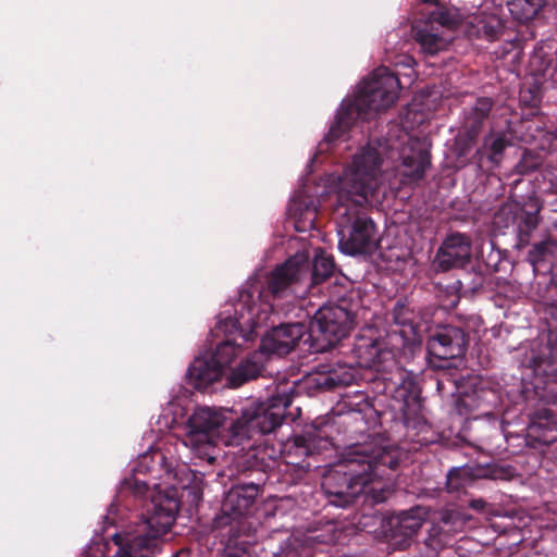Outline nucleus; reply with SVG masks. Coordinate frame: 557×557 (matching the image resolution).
Wrapping results in <instances>:
<instances>
[{"mask_svg": "<svg viewBox=\"0 0 557 557\" xmlns=\"http://www.w3.org/2000/svg\"><path fill=\"white\" fill-rule=\"evenodd\" d=\"M401 164L405 168L404 175L412 182H418L424 177L425 170L431 164L430 153L421 147H410L401 153Z\"/></svg>", "mask_w": 557, "mask_h": 557, "instance_id": "obj_24", "label": "nucleus"}, {"mask_svg": "<svg viewBox=\"0 0 557 557\" xmlns=\"http://www.w3.org/2000/svg\"><path fill=\"white\" fill-rule=\"evenodd\" d=\"M471 239L461 233L448 235L438 248L433 265L437 271L446 272L462 268L471 259Z\"/></svg>", "mask_w": 557, "mask_h": 557, "instance_id": "obj_14", "label": "nucleus"}, {"mask_svg": "<svg viewBox=\"0 0 557 557\" xmlns=\"http://www.w3.org/2000/svg\"><path fill=\"white\" fill-rule=\"evenodd\" d=\"M469 336L463 329L454 325L438 326L428 339L431 367L443 371L455 384L458 382V362L466 355Z\"/></svg>", "mask_w": 557, "mask_h": 557, "instance_id": "obj_8", "label": "nucleus"}, {"mask_svg": "<svg viewBox=\"0 0 557 557\" xmlns=\"http://www.w3.org/2000/svg\"><path fill=\"white\" fill-rule=\"evenodd\" d=\"M400 453L391 446L354 445L323 476L322 490L331 505L346 508L364 491L373 476L383 478L399 465Z\"/></svg>", "mask_w": 557, "mask_h": 557, "instance_id": "obj_2", "label": "nucleus"}, {"mask_svg": "<svg viewBox=\"0 0 557 557\" xmlns=\"http://www.w3.org/2000/svg\"><path fill=\"white\" fill-rule=\"evenodd\" d=\"M302 543H305L302 540L289 537L286 547L282 549L278 557H308L310 549L304 546Z\"/></svg>", "mask_w": 557, "mask_h": 557, "instance_id": "obj_34", "label": "nucleus"}, {"mask_svg": "<svg viewBox=\"0 0 557 557\" xmlns=\"http://www.w3.org/2000/svg\"><path fill=\"white\" fill-rule=\"evenodd\" d=\"M484 476H486L485 470L479 467L467 465L453 468L447 473L446 488L449 493L459 492L465 488L467 484Z\"/></svg>", "mask_w": 557, "mask_h": 557, "instance_id": "obj_28", "label": "nucleus"}, {"mask_svg": "<svg viewBox=\"0 0 557 557\" xmlns=\"http://www.w3.org/2000/svg\"><path fill=\"white\" fill-rule=\"evenodd\" d=\"M398 352H400L398 345L387 335L381 337L373 329L364 330L362 334L355 337L349 350L342 351L347 358L345 361L319 363L307 376V386L318 392H330L351 385L357 379L356 368L383 370L385 363H396Z\"/></svg>", "mask_w": 557, "mask_h": 557, "instance_id": "obj_3", "label": "nucleus"}, {"mask_svg": "<svg viewBox=\"0 0 557 557\" xmlns=\"http://www.w3.org/2000/svg\"><path fill=\"white\" fill-rule=\"evenodd\" d=\"M557 255V240L545 239L533 245L529 251L528 260L534 267L535 271L547 270L552 275V283L557 286V263H553Z\"/></svg>", "mask_w": 557, "mask_h": 557, "instance_id": "obj_22", "label": "nucleus"}, {"mask_svg": "<svg viewBox=\"0 0 557 557\" xmlns=\"http://www.w3.org/2000/svg\"><path fill=\"white\" fill-rule=\"evenodd\" d=\"M428 23L438 24L440 26L454 27L456 25L454 16L446 10H437L432 12Z\"/></svg>", "mask_w": 557, "mask_h": 557, "instance_id": "obj_35", "label": "nucleus"}, {"mask_svg": "<svg viewBox=\"0 0 557 557\" xmlns=\"http://www.w3.org/2000/svg\"><path fill=\"white\" fill-rule=\"evenodd\" d=\"M227 418L221 410L210 407H198L188 417L184 430L191 445L213 444L214 438L228 426Z\"/></svg>", "mask_w": 557, "mask_h": 557, "instance_id": "obj_10", "label": "nucleus"}, {"mask_svg": "<svg viewBox=\"0 0 557 557\" xmlns=\"http://www.w3.org/2000/svg\"><path fill=\"white\" fill-rule=\"evenodd\" d=\"M263 371V364L252 358L242 360L227 376V385L232 388L240 387L249 381L258 379Z\"/></svg>", "mask_w": 557, "mask_h": 557, "instance_id": "obj_26", "label": "nucleus"}, {"mask_svg": "<svg viewBox=\"0 0 557 557\" xmlns=\"http://www.w3.org/2000/svg\"><path fill=\"white\" fill-rule=\"evenodd\" d=\"M508 10L511 16L519 23L532 21L545 5L537 0H511L508 2Z\"/></svg>", "mask_w": 557, "mask_h": 557, "instance_id": "obj_29", "label": "nucleus"}, {"mask_svg": "<svg viewBox=\"0 0 557 557\" xmlns=\"http://www.w3.org/2000/svg\"><path fill=\"white\" fill-rule=\"evenodd\" d=\"M292 404L293 392H288L244 407L240 416L230 421L225 444L243 446V449L247 445L246 461H253V466L260 469L270 468L273 460L267 455V448L256 446V443L282 425Z\"/></svg>", "mask_w": 557, "mask_h": 557, "instance_id": "obj_4", "label": "nucleus"}, {"mask_svg": "<svg viewBox=\"0 0 557 557\" xmlns=\"http://www.w3.org/2000/svg\"><path fill=\"white\" fill-rule=\"evenodd\" d=\"M483 277L481 275H479L473 284V289L478 288V287H482L483 285Z\"/></svg>", "mask_w": 557, "mask_h": 557, "instance_id": "obj_40", "label": "nucleus"}, {"mask_svg": "<svg viewBox=\"0 0 557 557\" xmlns=\"http://www.w3.org/2000/svg\"><path fill=\"white\" fill-rule=\"evenodd\" d=\"M478 135L472 134L468 131L460 128L459 133L455 137L454 151L458 158H466L474 147Z\"/></svg>", "mask_w": 557, "mask_h": 557, "instance_id": "obj_33", "label": "nucleus"}, {"mask_svg": "<svg viewBox=\"0 0 557 557\" xmlns=\"http://www.w3.org/2000/svg\"><path fill=\"white\" fill-rule=\"evenodd\" d=\"M400 81L386 66L375 69L364 79L355 98L344 100L331 124L325 140L329 143L342 139L357 120L368 121L380 111L391 108L398 99Z\"/></svg>", "mask_w": 557, "mask_h": 557, "instance_id": "obj_5", "label": "nucleus"}, {"mask_svg": "<svg viewBox=\"0 0 557 557\" xmlns=\"http://www.w3.org/2000/svg\"><path fill=\"white\" fill-rule=\"evenodd\" d=\"M529 367L534 375V393L545 404L557 401V334L549 333L547 342L532 350Z\"/></svg>", "mask_w": 557, "mask_h": 557, "instance_id": "obj_9", "label": "nucleus"}, {"mask_svg": "<svg viewBox=\"0 0 557 557\" xmlns=\"http://www.w3.org/2000/svg\"><path fill=\"white\" fill-rule=\"evenodd\" d=\"M308 274L309 257L297 253L271 271L267 277V292L275 298L282 297L290 286L305 280Z\"/></svg>", "mask_w": 557, "mask_h": 557, "instance_id": "obj_12", "label": "nucleus"}, {"mask_svg": "<svg viewBox=\"0 0 557 557\" xmlns=\"http://www.w3.org/2000/svg\"><path fill=\"white\" fill-rule=\"evenodd\" d=\"M307 330V325L300 322L282 323L273 326L261 338L259 349L263 354L285 356L297 346Z\"/></svg>", "mask_w": 557, "mask_h": 557, "instance_id": "obj_13", "label": "nucleus"}, {"mask_svg": "<svg viewBox=\"0 0 557 557\" xmlns=\"http://www.w3.org/2000/svg\"><path fill=\"white\" fill-rule=\"evenodd\" d=\"M412 36L423 52L430 55L445 50L448 45V41L438 34L437 28L432 23H414L412 25Z\"/></svg>", "mask_w": 557, "mask_h": 557, "instance_id": "obj_23", "label": "nucleus"}, {"mask_svg": "<svg viewBox=\"0 0 557 557\" xmlns=\"http://www.w3.org/2000/svg\"><path fill=\"white\" fill-rule=\"evenodd\" d=\"M429 510L422 506H414L391 516L387 520L386 532L395 543H407L423 525Z\"/></svg>", "mask_w": 557, "mask_h": 557, "instance_id": "obj_19", "label": "nucleus"}, {"mask_svg": "<svg viewBox=\"0 0 557 557\" xmlns=\"http://www.w3.org/2000/svg\"><path fill=\"white\" fill-rule=\"evenodd\" d=\"M331 442L321 434V430L310 428L296 434L287 443V455L295 457L294 462L299 463L308 457H313L329 449Z\"/></svg>", "mask_w": 557, "mask_h": 557, "instance_id": "obj_20", "label": "nucleus"}, {"mask_svg": "<svg viewBox=\"0 0 557 557\" xmlns=\"http://www.w3.org/2000/svg\"><path fill=\"white\" fill-rule=\"evenodd\" d=\"M240 351V346L236 345L231 339L221 342L214 352L208 355V357L214 361L223 371L234 361Z\"/></svg>", "mask_w": 557, "mask_h": 557, "instance_id": "obj_32", "label": "nucleus"}, {"mask_svg": "<svg viewBox=\"0 0 557 557\" xmlns=\"http://www.w3.org/2000/svg\"><path fill=\"white\" fill-rule=\"evenodd\" d=\"M386 388L393 391V398L399 403L398 410L404 416L416 413L420 408L421 388L411 372L397 367L393 376L388 379Z\"/></svg>", "mask_w": 557, "mask_h": 557, "instance_id": "obj_15", "label": "nucleus"}, {"mask_svg": "<svg viewBox=\"0 0 557 557\" xmlns=\"http://www.w3.org/2000/svg\"><path fill=\"white\" fill-rule=\"evenodd\" d=\"M528 417L525 442L529 447L541 449L557 441V420L550 409L539 408Z\"/></svg>", "mask_w": 557, "mask_h": 557, "instance_id": "obj_17", "label": "nucleus"}, {"mask_svg": "<svg viewBox=\"0 0 557 557\" xmlns=\"http://www.w3.org/2000/svg\"><path fill=\"white\" fill-rule=\"evenodd\" d=\"M389 314L393 323L399 326V330H393L387 333V336L398 345L399 351L419 341V318L407 302L398 300Z\"/></svg>", "mask_w": 557, "mask_h": 557, "instance_id": "obj_16", "label": "nucleus"}, {"mask_svg": "<svg viewBox=\"0 0 557 557\" xmlns=\"http://www.w3.org/2000/svg\"><path fill=\"white\" fill-rule=\"evenodd\" d=\"M224 371L208 356L197 357L190 363L186 380L194 388L206 392L213 383L220 381Z\"/></svg>", "mask_w": 557, "mask_h": 557, "instance_id": "obj_21", "label": "nucleus"}, {"mask_svg": "<svg viewBox=\"0 0 557 557\" xmlns=\"http://www.w3.org/2000/svg\"><path fill=\"white\" fill-rule=\"evenodd\" d=\"M487 506V503L483 498L471 499L469 507L478 512H483Z\"/></svg>", "mask_w": 557, "mask_h": 557, "instance_id": "obj_38", "label": "nucleus"}, {"mask_svg": "<svg viewBox=\"0 0 557 557\" xmlns=\"http://www.w3.org/2000/svg\"><path fill=\"white\" fill-rule=\"evenodd\" d=\"M398 465L395 466L394 469L387 471V473L383 478L373 476V481L368 483L364 491L361 494H364L367 498H371L372 503L380 504L385 502L389 495L392 494V490L388 483L381 482L382 480L389 481L391 473L397 469Z\"/></svg>", "mask_w": 557, "mask_h": 557, "instance_id": "obj_31", "label": "nucleus"}, {"mask_svg": "<svg viewBox=\"0 0 557 557\" xmlns=\"http://www.w3.org/2000/svg\"><path fill=\"white\" fill-rule=\"evenodd\" d=\"M335 271L333 257L320 250L315 255L312 264L309 263V272L313 285H318L331 277Z\"/></svg>", "mask_w": 557, "mask_h": 557, "instance_id": "obj_30", "label": "nucleus"}, {"mask_svg": "<svg viewBox=\"0 0 557 557\" xmlns=\"http://www.w3.org/2000/svg\"><path fill=\"white\" fill-rule=\"evenodd\" d=\"M382 161L381 152L369 143L338 180L334 214L339 227L338 247L346 255H368L379 247L376 225L361 214V208L379 189Z\"/></svg>", "mask_w": 557, "mask_h": 557, "instance_id": "obj_1", "label": "nucleus"}, {"mask_svg": "<svg viewBox=\"0 0 557 557\" xmlns=\"http://www.w3.org/2000/svg\"><path fill=\"white\" fill-rule=\"evenodd\" d=\"M441 521L448 525L450 530H457L458 528H461L463 525V519L460 517V513L456 510H445L441 515Z\"/></svg>", "mask_w": 557, "mask_h": 557, "instance_id": "obj_36", "label": "nucleus"}, {"mask_svg": "<svg viewBox=\"0 0 557 557\" xmlns=\"http://www.w3.org/2000/svg\"><path fill=\"white\" fill-rule=\"evenodd\" d=\"M494 226L506 233L511 230L517 237V248H524L530 244L532 232L537 227V213L527 212L512 205L502 206L494 214Z\"/></svg>", "mask_w": 557, "mask_h": 557, "instance_id": "obj_11", "label": "nucleus"}, {"mask_svg": "<svg viewBox=\"0 0 557 557\" xmlns=\"http://www.w3.org/2000/svg\"><path fill=\"white\" fill-rule=\"evenodd\" d=\"M247 463L248 469L257 472V480L233 485L223 498L220 513L213 519L214 529L230 525L231 537L225 543L222 557H249L250 543L238 541L239 536L235 533L242 531V519L251 516L256 510L257 498L265 481L267 468L260 469L253 466V461Z\"/></svg>", "mask_w": 557, "mask_h": 557, "instance_id": "obj_6", "label": "nucleus"}, {"mask_svg": "<svg viewBox=\"0 0 557 557\" xmlns=\"http://www.w3.org/2000/svg\"><path fill=\"white\" fill-rule=\"evenodd\" d=\"M466 34L470 39L494 42L500 39L511 41L508 35L507 21L492 12H479L470 16L466 24Z\"/></svg>", "mask_w": 557, "mask_h": 557, "instance_id": "obj_18", "label": "nucleus"}, {"mask_svg": "<svg viewBox=\"0 0 557 557\" xmlns=\"http://www.w3.org/2000/svg\"><path fill=\"white\" fill-rule=\"evenodd\" d=\"M493 107L494 101L492 98H478L472 107L465 110L461 128L479 136L484 123L490 117Z\"/></svg>", "mask_w": 557, "mask_h": 557, "instance_id": "obj_25", "label": "nucleus"}, {"mask_svg": "<svg viewBox=\"0 0 557 557\" xmlns=\"http://www.w3.org/2000/svg\"><path fill=\"white\" fill-rule=\"evenodd\" d=\"M421 2L423 3H430V4H433V3H436L437 0H420Z\"/></svg>", "mask_w": 557, "mask_h": 557, "instance_id": "obj_41", "label": "nucleus"}, {"mask_svg": "<svg viewBox=\"0 0 557 557\" xmlns=\"http://www.w3.org/2000/svg\"><path fill=\"white\" fill-rule=\"evenodd\" d=\"M510 146H512V138L508 133L491 131L483 139L482 150L492 163L499 164L503 160L504 151Z\"/></svg>", "mask_w": 557, "mask_h": 557, "instance_id": "obj_27", "label": "nucleus"}, {"mask_svg": "<svg viewBox=\"0 0 557 557\" xmlns=\"http://www.w3.org/2000/svg\"><path fill=\"white\" fill-rule=\"evenodd\" d=\"M355 318L356 312L346 298L338 299L336 304L322 306L307 326L312 341L311 347L319 352L335 347L348 335Z\"/></svg>", "mask_w": 557, "mask_h": 557, "instance_id": "obj_7", "label": "nucleus"}, {"mask_svg": "<svg viewBox=\"0 0 557 557\" xmlns=\"http://www.w3.org/2000/svg\"><path fill=\"white\" fill-rule=\"evenodd\" d=\"M425 543L430 546L433 545V543H444L442 540V534L438 527H433L430 536L425 540Z\"/></svg>", "mask_w": 557, "mask_h": 557, "instance_id": "obj_37", "label": "nucleus"}, {"mask_svg": "<svg viewBox=\"0 0 557 557\" xmlns=\"http://www.w3.org/2000/svg\"><path fill=\"white\" fill-rule=\"evenodd\" d=\"M306 214L311 216V221L315 219V208L306 207Z\"/></svg>", "mask_w": 557, "mask_h": 557, "instance_id": "obj_39", "label": "nucleus"}]
</instances>
